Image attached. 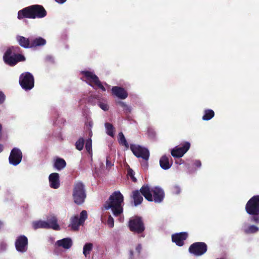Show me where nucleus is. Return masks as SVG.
I'll use <instances>...</instances> for the list:
<instances>
[{"mask_svg": "<svg viewBox=\"0 0 259 259\" xmlns=\"http://www.w3.org/2000/svg\"><path fill=\"white\" fill-rule=\"evenodd\" d=\"M123 196L119 191L114 192L105 203L103 208L105 210L109 209L115 217H120L119 220L123 222V218L121 216L123 212Z\"/></svg>", "mask_w": 259, "mask_h": 259, "instance_id": "f257e3e1", "label": "nucleus"}, {"mask_svg": "<svg viewBox=\"0 0 259 259\" xmlns=\"http://www.w3.org/2000/svg\"><path fill=\"white\" fill-rule=\"evenodd\" d=\"M140 192L148 201H154L155 202H161L164 198V192L159 187L151 188L148 186H143Z\"/></svg>", "mask_w": 259, "mask_h": 259, "instance_id": "f03ea898", "label": "nucleus"}, {"mask_svg": "<svg viewBox=\"0 0 259 259\" xmlns=\"http://www.w3.org/2000/svg\"><path fill=\"white\" fill-rule=\"evenodd\" d=\"M46 15L44 8L39 5H34L19 11L18 13V18L19 19L24 17L35 18H42Z\"/></svg>", "mask_w": 259, "mask_h": 259, "instance_id": "7ed1b4c3", "label": "nucleus"}, {"mask_svg": "<svg viewBox=\"0 0 259 259\" xmlns=\"http://www.w3.org/2000/svg\"><path fill=\"white\" fill-rule=\"evenodd\" d=\"M18 47H12L8 49L4 55V62L8 65L14 66L18 62L25 60L24 56L20 54H15L18 51Z\"/></svg>", "mask_w": 259, "mask_h": 259, "instance_id": "20e7f679", "label": "nucleus"}, {"mask_svg": "<svg viewBox=\"0 0 259 259\" xmlns=\"http://www.w3.org/2000/svg\"><path fill=\"white\" fill-rule=\"evenodd\" d=\"M33 227L35 229L51 228L55 230H60V226L57 224V220L55 216L52 215L49 217L47 221H38L33 222Z\"/></svg>", "mask_w": 259, "mask_h": 259, "instance_id": "39448f33", "label": "nucleus"}, {"mask_svg": "<svg viewBox=\"0 0 259 259\" xmlns=\"http://www.w3.org/2000/svg\"><path fill=\"white\" fill-rule=\"evenodd\" d=\"M81 73L83 75L82 79L94 88L98 87L103 91H106L105 88L93 72L85 70L82 71Z\"/></svg>", "mask_w": 259, "mask_h": 259, "instance_id": "423d86ee", "label": "nucleus"}, {"mask_svg": "<svg viewBox=\"0 0 259 259\" xmlns=\"http://www.w3.org/2000/svg\"><path fill=\"white\" fill-rule=\"evenodd\" d=\"M86 197L84 185L80 182L75 183L73 190L74 201L77 204H82Z\"/></svg>", "mask_w": 259, "mask_h": 259, "instance_id": "0eeeda50", "label": "nucleus"}, {"mask_svg": "<svg viewBox=\"0 0 259 259\" xmlns=\"http://www.w3.org/2000/svg\"><path fill=\"white\" fill-rule=\"evenodd\" d=\"M19 83L23 89L31 90L34 87L33 76L29 72L22 73L19 78Z\"/></svg>", "mask_w": 259, "mask_h": 259, "instance_id": "6e6552de", "label": "nucleus"}, {"mask_svg": "<svg viewBox=\"0 0 259 259\" xmlns=\"http://www.w3.org/2000/svg\"><path fill=\"white\" fill-rule=\"evenodd\" d=\"M245 209L249 214L258 215L259 214V196L252 197L247 203Z\"/></svg>", "mask_w": 259, "mask_h": 259, "instance_id": "1a4fd4ad", "label": "nucleus"}, {"mask_svg": "<svg viewBox=\"0 0 259 259\" xmlns=\"http://www.w3.org/2000/svg\"><path fill=\"white\" fill-rule=\"evenodd\" d=\"M88 213L87 211L82 210L79 217L75 215L70 219V226L73 230H78L79 227L82 225L87 219Z\"/></svg>", "mask_w": 259, "mask_h": 259, "instance_id": "9d476101", "label": "nucleus"}, {"mask_svg": "<svg viewBox=\"0 0 259 259\" xmlns=\"http://www.w3.org/2000/svg\"><path fill=\"white\" fill-rule=\"evenodd\" d=\"M128 227L131 231L138 234L143 232L145 229L141 219L137 217L132 218L130 220Z\"/></svg>", "mask_w": 259, "mask_h": 259, "instance_id": "9b49d317", "label": "nucleus"}, {"mask_svg": "<svg viewBox=\"0 0 259 259\" xmlns=\"http://www.w3.org/2000/svg\"><path fill=\"white\" fill-rule=\"evenodd\" d=\"M130 149L136 156L141 157L146 161L149 159V152L147 149L135 144L131 145Z\"/></svg>", "mask_w": 259, "mask_h": 259, "instance_id": "f8f14e48", "label": "nucleus"}, {"mask_svg": "<svg viewBox=\"0 0 259 259\" xmlns=\"http://www.w3.org/2000/svg\"><path fill=\"white\" fill-rule=\"evenodd\" d=\"M15 247L17 251L20 253H24L27 251L28 248V239L24 235L17 237L16 239Z\"/></svg>", "mask_w": 259, "mask_h": 259, "instance_id": "ddd939ff", "label": "nucleus"}, {"mask_svg": "<svg viewBox=\"0 0 259 259\" xmlns=\"http://www.w3.org/2000/svg\"><path fill=\"white\" fill-rule=\"evenodd\" d=\"M207 250L206 245L203 242L193 243L189 247V251L195 255L199 256L203 254Z\"/></svg>", "mask_w": 259, "mask_h": 259, "instance_id": "4468645a", "label": "nucleus"}, {"mask_svg": "<svg viewBox=\"0 0 259 259\" xmlns=\"http://www.w3.org/2000/svg\"><path fill=\"white\" fill-rule=\"evenodd\" d=\"M22 158V153L21 150L17 148H13L10 153L9 160L10 164L17 165L20 163Z\"/></svg>", "mask_w": 259, "mask_h": 259, "instance_id": "2eb2a0df", "label": "nucleus"}, {"mask_svg": "<svg viewBox=\"0 0 259 259\" xmlns=\"http://www.w3.org/2000/svg\"><path fill=\"white\" fill-rule=\"evenodd\" d=\"M190 144L186 142L182 147H176L171 151V154L175 157H181L189 149Z\"/></svg>", "mask_w": 259, "mask_h": 259, "instance_id": "dca6fc26", "label": "nucleus"}, {"mask_svg": "<svg viewBox=\"0 0 259 259\" xmlns=\"http://www.w3.org/2000/svg\"><path fill=\"white\" fill-rule=\"evenodd\" d=\"M188 234L186 232L176 233L172 235V241L177 245L181 246L184 244V241L187 238Z\"/></svg>", "mask_w": 259, "mask_h": 259, "instance_id": "f3484780", "label": "nucleus"}, {"mask_svg": "<svg viewBox=\"0 0 259 259\" xmlns=\"http://www.w3.org/2000/svg\"><path fill=\"white\" fill-rule=\"evenodd\" d=\"M111 90L112 94L120 99H125L127 97V92L121 87H113Z\"/></svg>", "mask_w": 259, "mask_h": 259, "instance_id": "a211bd4d", "label": "nucleus"}, {"mask_svg": "<svg viewBox=\"0 0 259 259\" xmlns=\"http://www.w3.org/2000/svg\"><path fill=\"white\" fill-rule=\"evenodd\" d=\"M50 186L53 189H57L60 186L59 175L56 172H53L49 177Z\"/></svg>", "mask_w": 259, "mask_h": 259, "instance_id": "6ab92c4d", "label": "nucleus"}, {"mask_svg": "<svg viewBox=\"0 0 259 259\" xmlns=\"http://www.w3.org/2000/svg\"><path fill=\"white\" fill-rule=\"evenodd\" d=\"M55 245L65 249H69L72 245V241L70 238H65L58 240Z\"/></svg>", "mask_w": 259, "mask_h": 259, "instance_id": "aec40b11", "label": "nucleus"}, {"mask_svg": "<svg viewBox=\"0 0 259 259\" xmlns=\"http://www.w3.org/2000/svg\"><path fill=\"white\" fill-rule=\"evenodd\" d=\"M142 244H136L133 250L130 251V257L131 259H137L140 257V253L142 250Z\"/></svg>", "mask_w": 259, "mask_h": 259, "instance_id": "412c9836", "label": "nucleus"}, {"mask_svg": "<svg viewBox=\"0 0 259 259\" xmlns=\"http://www.w3.org/2000/svg\"><path fill=\"white\" fill-rule=\"evenodd\" d=\"M160 166L164 169H168L171 166V162L169 161V159L166 156H163L159 161Z\"/></svg>", "mask_w": 259, "mask_h": 259, "instance_id": "4be33fe9", "label": "nucleus"}, {"mask_svg": "<svg viewBox=\"0 0 259 259\" xmlns=\"http://www.w3.org/2000/svg\"><path fill=\"white\" fill-rule=\"evenodd\" d=\"M65 161L61 158H57L54 160V166L58 170L63 169L66 166Z\"/></svg>", "mask_w": 259, "mask_h": 259, "instance_id": "5701e85b", "label": "nucleus"}, {"mask_svg": "<svg viewBox=\"0 0 259 259\" xmlns=\"http://www.w3.org/2000/svg\"><path fill=\"white\" fill-rule=\"evenodd\" d=\"M17 40L22 47L25 48H30L31 42H30L28 38L23 36H18L17 37Z\"/></svg>", "mask_w": 259, "mask_h": 259, "instance_id": "b1692460", "label": "nucleus"}, {"mask_svg": "<svg viewBox=\"0 0 259 259\" xmlns=\"http://www.w3.org/2000/svg\"><path fill=\"white\" fill-rule=\"evenodd\" d=\"M46 44V40L40 37H37L31 41L30 48L44 46Z\"/></svg>", "mask_w": 259, "mask_h": 259, "instance_id": "393cba45", "label": "nucleus"}, {"mask_svg": "<svg viewBox=\"0 0 259 259\" xmlns=\"http://www.w3.org/2000/svg\"><path fill=\"white\" fill-rule=\"evenodd\" d=\"M133 198L134 200L135 206L141 204L143 200V198L140 195V192L137 190L133 192Z\"/></svg>", "mask_w": 259, "mask_h": 259, "instance_id": "a878e982", "label": "nucleus"}, {"mask_svg": "<svg viewBox=\"0 0 259 259\" xmlns=\"http://www.w3.org/2000/svg\"><path fill=\"white\" fill-rule=\"evenodd\" d=\"M214 115V113L213 110L210 109L206 110L204 111V114L202 117L204 120H208L211 119Z\"/></svg>", "mask_w": 259, "mask_h": 259, "instance_id": "bb28decb", "label": "nucleus"}, {"mask_svg": "<svg viewBox=\"0 0 259 259\" xmlns=\"http://www.w3.org/2000/svg\"><path fill=\"white\" fill-rule=\"evenodd\" d=\"M93 244L91 243H87L85 244L83 248V254L85 256H87L90 254L93 249Z\"/></svg>", "mask_w": 259, "mask_h": 259, "instance_id": "cd10ccee", "label": "nucleus"}, {"mask_svg": "<svg viewBox=\"0 0 259 259\" xmlns=\"http://www.w3.org/2000/svg\"><path fill=\"white\" fill-rule=\"evenodd\" d=\"M106 133L111 136L113 137L114 136V127L113 125L109 123H106L105 124Z\"/></svg>", "mask_w": 259, "mask_h": 259, "instance_id": "c85d7f7f", "label": "nucleus"}, {"mask_svg": "<svg viewBox=\"0 0 259 259\" xmlns=\"http://www.w3.org/2000/svg\"><path fill=\"white\" fill-rule=\"evenodd\" d=\"M118 140L120 144L124 145L126 148L128 147V144L122 132L118 134Z\"/></svg>", "mask_w": 259, "mask_h": 259, "instance_id": "c756f323", "label": "nucleus"}, {"mask_svg": "<svg viewBox=\"0 0 259 259\" xmlns=\"http://www.w3.org/2000/svg\"><path fill=\"white\" fill-rule=\"evenodd\" d=\"M244 232L246 233H254L259 230V228L255 226H250L244 229Z\"/></svg>", "mask_w": 259, "mask_h": 259, "instance_id": "7c9ffc66", "label": "nucleus"}, {"mask_svg": "<svg viewBox=\"0 0 259 259\" xmlns=\"http://www.w3.org/2000/svg\"><path fill=\"white\" fill-rule=\"evenodd\" d=\"M84 145V140L82 138L79 139L75 143V146L78 150H81L83 149Z\"/></svg>", "mask_w": 259, "mask_h": 259, "instance_id": "2f4dec72", "label": "nucleus"}, {"mask_svg": "<svg viewBox=\"0 0 259 259\" xmlns=\"http://www.w3.org/2000/svg\"><path fill=\"white\" fill-rule=\"evenodd\" d=\"M85 149L87 151L90 153H92V140L91 139H89L86 141L85 142Z\"/></svg>", "mask_w": 259, "mask_h": 259, "instance_id": "473e14b6", "label": "nucleus"}, {"mask_svg": "<svg viewBox=\"0 0 259 259\" xmlns=\"http://www.w3.org/2000/svg\"><path fill=\"white\" fill-rule=\"evenodd\" d=\"M117 104L123 108V110L126 112H130L131 108L127 105L125 104V103L122 101H118Z\"/></svg>", "mask_w": 259, "mask_h": 259, "instance_id": "72a5a7b5", "label": "nucleus"}, {"mask_svg": "<svg viewBox=\"0 0 259 259\" xmlns=\"http://www.w3.org/2000/svg\"><path fill=\"white\" fill-rule=\"evenodd\" d=\"M98 105L104 111H107L109 109V106L106 102H99Z\"/></svg>", "mask_w": 259, "mask_h": 259, "instance_id": "f704fd0d", "label": "nucleus"}, {"mask_svg": "<svg viewBox=\"0 0 259 259\" xmlns=\"http://www.w3.org/2000/svg\"><path fill=\"white\" fill-rule=\"evenodd\" d=\"M107 225L110 228H113L114 225L113 218L110 215L107 220Z\"/></svg>", "mask_w": 259, "mask_h": 259, "instance_id": "c9c22d12", "label": "nucleus"}, {"mask_svg": "<svg viewBox=\"0 0 259 259\" xmlns=\"http://www.w3.org/2000/svg\"><path fill=\"white\" fill-rule=\"evenodd\" d=\"M127 176L130 177L133 182H136V178L134 177V172L132 169L128 170Z\"/></svg>", "mask_w": 259, "mask_h": 259, "instance_id": "e433bc0d", "label": "nucleus"}, {"mask_svg": "<svg viewBox=\"0 0 259 259\" xmlns=\"http://www.w3.org/2000/svg\"><path fill=\"white\" fill-rule=\"evenodd\" d=\"M172 192L174 193L178 194L181 192V189L179 186H175L172 188Z\"/></svg>", "mask_w": 259, "mask_h": 259, "instance_id": "4c0bfd02", "label": "nucleus"}, {"mask_svg": "<svg viewBox=\"0 0 259 259\" xmlns=\"http://www.w3.org/2000/svg\"><path fill=\"white\" fill-rule=\"evenodd\" d=\"M7 247V244L5 242H2L0 243V249L2 251L5 250Z\"/></svg>", "mask_w": 259, "mask_h": 259, "instance_id": "58836bf2", "label": "nucleus"}, {"mask_svg": "<svg viewBox=\"0 0 259 259\" xmlns=\"http://www.w3.org/2000/svg\"><path fill=\"white\" fill-rule=\"evenodd\" d=\"M112 165H113V164L112 163V162L111 161H110L108 158H107L106 168L107 169H110Z\"/></svg>", "mask_w": 259, "mask_h": 259, "instance_id": "ea45409f", "label": "nucleus"}, {"mask_svg": "<svg viewBox=\"0 0 259 259\" xmlns=\"http://www.w3.org/2000/svg\"><path fill=\"white\" fill-rule=\"evenodd\" d=\"M254 216L251 218V221L259 223V218L257 216V215H253Z\"/></svg>", "mask_w": 259, "mask_h": 259, "instance_id": "a19ab883", "label": "nucleus"}, {"mask_svg": "<svg viewBox=\"0 0 259 259\" xmlns=\"http://www.w3.org/2000/svg\"><path fill=\"white\" fill-rule=\"evenodd\" d=\"M148 134L149 136L153 137L155 135V133L154 131L152 129H148Z\"/></svg>", "mask_w": 259, "mask_h": 259, "instance_id": "79ce46f5", "label": "nucleus"}, {"mask_svg": "<svg viewBox=\"0 0 259 259\" xmlns=\"http://www.w3.org/2000/svg\"><path fill=\"white\" fill-rule=\"evenodd\" d=\"M5 99V98L4 95L2 92H0V104L3 103Z\"/></svg>", "mask_w": 259, "mask_h": 259, "instance_id": "37998d69", "label": "nucleus"}, {"mask_svg": "<svg viewBox=\"0 0 259 259\" xmlns=\"http://www.w3.org/2000/svg\"><path fill=\"white\" fill-rule=\"evenodd\" d=\"M194 164L198 167H200L201 165V163L200 160H195L194 162Z\"/></svg>", "mask_w": 259, "mask_h": 259, "instance_id": "c03bdc74", "label": "nucleus"}, {"mask_svg": "<svg viewBox=\"0 0 259 259\" xmlns=\"http://www.w3.org/2000/svg\"><path fill=\"white\" fill-rule=\"evenodd\" d=\"M56 2H57L59 4H63L64 3L66 0H55Z\"/></svg>", "mask_w": 259, "mask_h": 259, "instance_id": "a18cd8bd", "label": "nucleus"}, {"mask_svg": "<svg viewBox=\"0 0 259 259\" xmlns=\"http://www.w3.org/2000/svg\"><path fill=\"white\" fill-rule=\"evenodd\" d=\"M143 166H144L145 168L147 167V162H145L144 163L142 164Z\"/></svg>", "mask_w": 259, "mask_h": 259, "instance_id": "49530a36", "label": "nucleus"}, {"mask_svg": "<svg viewBox=\"0 0 259 259\" xmlns=\"http://www.w3.org/2000/svg\"><path fill=\"white\" fill-rule=\"evenodd\" d=\"M3 150V146L0 144V153Z\"/></svg>", "mask_w": 259, "mask_h": 259, "instance_id": "de8ad7c7", "label": "nucleus"}, {"mask_svg": "<svg viewBox=\"0 0 259 259\" xmlns=\"http://www.w3.org/2000/svg\"><path fill=\"white\" fill-rule=\"evenodd\" d=\"M1 225H2V223H0V226H1Z\"/></svg>", "mask_w": 259, "mask_h": 259, "instance_id": "09e8293b", "label": "nucleus"}]
</instances>
